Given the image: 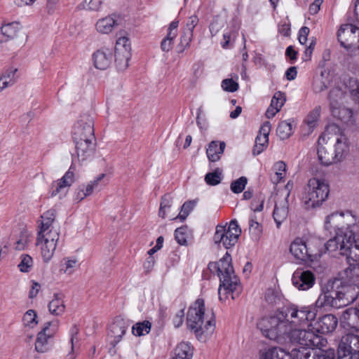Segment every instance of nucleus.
Returning <instances> with one entry per match:
<instances>
[{
    "mask_svg": "<svg viewBox=\"0 0 359 359\" xmlns=\"http://www.w3.org/2000/svg\"><path fill=\"white\" fill-rule=\"evenodd\" d=\"M269 137L263 136H257L255 144L254 146L252 154L254 156L260 154L268 146Z\"/></svg>",
    "mask_w": 359,
    "mask_h": 359,
    "instance_id": "49530a36",
    "label": "nucleus"
},
{
    "mask_svg": "<svg viewBox=\"0 0 359 359\" xmlns=\"http://www.w3.org/2000/svg\"><path fill=\"white\" fill-rule=\"evenodd\" d=\"M274 170H276L275 175L273 177L272 180L273 183H279L285 175L286 165L283 161H278L274 165Z\"/></svg>",
    "mask_w": 359,
    "mask_h": 359,
    "instance_id": "de8ad7c7",
    "label": "nucleus"
},
{
    "mask_svg": "<svg viewBox=\"0 0 359 359\" xmlns=\"http://www.w3.org/2000/svg\"><path fill=\"white\" fill-rule=\"evenodd\" d=\"M276 133L281 140L288 138L292 133L291 123L287 121H281L278 126Z\"/></svg>",
    "mask_w": 359,
    "mask_h": 359,
    "instance_id": "79ce46f5",
    "label": "nucleus"
},
{
    "mask_svg": "<svg viewBox=\"0 0 359 359\" xmlns=\"http://www.w3.org/2000/svg\"><path fill=\"white\" fill-rule=\"evenodd\" d=\"M55 211L50 209L45 212L41 216V221L39 224V230L37 235H46L49 231H58L59 229L55 226Z\"/></svg>",
    "mask_w": 359,
    "mask_h": 359,
    "instance_id": "5701e85b",
    "label": "nucleus"
},
{
    "mask_svg": "<svg viewBox=\"0 0 359 359\" xmlns=\"http://www.w3.org/2000/svg\"><path fill=\"white\" fill-rule=\"evenodd\" d=\"M74 182V174L72 171V167L65 174V175L59 180L54 182L51 185V196H55L59 195L60 198L65 196L68 188Z\"/></svg>",
    "mask_w": 359,
    "mask_h": 359,
    "instance_id": "412c9836",
    "label": "nucleus"
},
{
    "mask_svg": "<svg viewBox=\"0 0 359 359\" xmlns=\"http://www.w3.org/2000/svg\"><path fill=\"white\" fill-rule=\"evenodd\" d=\"M348 151V141L340 128L335 124L329 125L318 140V157L325 166L341 161Z\"/></svg>",
    "mask_w": 359,
    "mask_h": 359,
    "instance_id": "f03ea898",
    "label": "nucleus"
},
{
    "mask_svg": "<svg viewBox=\"0 0 359 359\" xmlns=\"http://www.w3.org/2000/svg\"><path fill=\"white\" fill-rule=\"evenodd\" d=\"M128 327L123 320H116L110 325L108 337L110 338V344L115 346L125 334Z\"/></svg>",
    "mask_w": 359,
    "mask_h": 359,
    "instance_id": "a878e982",
    "label": "nucleus"
},
{
    "mask_svg": "<svg viewBox=\"0 0 359 359\" xmlns=\"http://www.w3.org/2000/svg\"><path fill=\"white\" fill-rule=\"evenodd\" d=\"M313 348L302 346L299 348H293L290 353L292 359H309L312 353L315 354Z\"/></svg>",
    "mask_w": 359,
    "mask_h": 359,
    "instance_id": "ea45409f",
    "label": "nucleus"
},
{
    "mask_svg": "<svg viewBox=\"0 0 359 359\" xmlns=\"http://www.w3.org/2000/svg\"><path fill=\"white\" fill-rule=\"evenodd\" d=\"M131 46L127 36L118 37L115 46V63L119 71H123L128 67V61L131 56Z\"/></svg>",
    "mask_w": 359,
    "mask_h": 359,
    "instance_id": "ddd939ff",
    "label": "nucleus"
},
{
    "mask_svg": "<svg viewBox=\"0 0 359 359\" xmlns=\"http://www.w3.org/2000/svg\"><path fill=\"white\" fill-rule=\"evenodd\" d=\"M195 205L196 202L194 201L185 202L182 206L180 212L175 218H174V219H179L181 222L184 221L190 212L194 210Z\"/></svg>",
    "mask_w": 359,
    "mask_h": 359,
    "instance_id": "a18cd8bd",
    "label": "nucleus"
},
{
    "mask_svg": "<svg viewBox=\"0 0 359 359\" xmlns=\"http://www.w3.org/2000/svg\"><path fill=\"white\" fill-rule=\"evenodd\" d=\"M60 322L54 320L45 323L42 330L39 332L35 342L37 352L44 353L49 349V340L54 337L59 328Z\"/></svg>",
    "mask_w": 359,
    "mask_h": 359,
    "instance_id": "4468645a",
    "label": "nucleus"
},
{
    "mask_svg": "<svg viewBox=\"0 0 359 359\" xmlns=\"http://www.w3.org/2000/svg\"><path fill=\"white\" fill-rule=\"evenodd\" d=\"M205 320V303L202 299H198L189 307L187 323L188 327L193 331L200 341H205L212 335L215 330V320L211 317Z\"/></svg>",
    "mask_w": 359,
    "mask_h": 359,
    "instance_id": "39448f33",
    "label": "nucleus"
},
{
    "mask_svg": "<svg viewBox=\"0 0 359 359\" xmlns=\"http://www.w3.org/2000/svg\"><path fill=\"white\" fill-rule=\"evenodd\" d=\"M93 121L88 116L81 117L74 125L72 128V137L74 142L95 139Z\"/></svg>",
    "mask_w": 359,
    "mask_h": 359,
    "instance_id": "dca6fc26",
    "label": "nucleus"
},
{
    "mask_svg": "<svg viewBox=\"0 0 359 359\" xmlns=\"http://www.w3.org/2000/svg\"><path fill=\"white\" fill-rule=\"evenodd\" d=\"M321 111L320 107H316L306 116L304 123L309 128V130H312L317 125Z\"/></svg>",
    "mask_w": 359,
    "mask_h": 359,
    "instance_id": "a19ab883",
    "label": "nucleus"
},
{
    "mask_svg": "<svg viewBox=\"0 0 359 359\" xmlns=\"http://www.w3.org/2000/svg\"><path fill=\"white\" fill-rule=\"evenodd\" d=\"M285 337L289 338L291 341L297 342L299 345L308 348H320L326 343V340L321 336L317 334L312 327L308 324V330L302 327H297L288 332Z\"/></svg>",
    "mask_w": 359,
    "mask_h": 359,
    "instance_id": "1a4fd4ad",
    "label": "nucleus"
},
{
    "mask_svg": "<svg viewBox=\"0 0 359 359\" xmlns=\"http://www.w3.org/2000/svg\"><path fill=\"white\" fill-rule=\"evenodd\" d=\"M49 312L55 316H62L66 309L64 301V294L61 293H55L53 295L52 300L49 302L48 305Z\"/></svg>",
    "mask_w": 359,
    "mask_h": 359,
    "instance_id": "cd10ccee",
    "label": "nucleus"
},
{
    "mask_svg": "<svg viewBox=\"0 0 359 359\" xmlns=\"http://www.w3.org/2000/svg\"><path fill=\"white\" fill-rule=\"evenodd\" d=\"M28 243V236L27 234H22L20 238L15 243V248L18 250H24Z\"/></svg>",
    "mask_w": 359,
    "mask_h": 359,
    "instance_id": "338daca9",
    "label": "nucleus"
},
{
    "mask_svg": "<svg viewBox=\"0 0 359 359\" xmlns=\"http://www.w3.org/2000/svg\"><path fill=\"white\" fill-rule=\"evenodd\" d=\"M175 238L180 245H186L187 243V227L177 228L175 231Z\"/></svg>",
    "mask_w": 359,
    "mask_h": 359,
    "instance_id": "4d7b16f0",
    "label": "nucleus"
},
{
    "mask_svg": "<svg viewBox=\"0 0 359 359\" xmlns=\"http://www.w3.org/2000/svg\"><path fill=\"white\" fill-rule=\"evenodd\" d=\"M325 228L330 233L332 231L335 233V236L325 243L326 250L329 252L339 250L340 255L350 257L355 226L345 224L344 214L336 212L327 216Z\"/></svg>",
    "mask_w": 359,
    "mask_h": 359,
    "instance_id": "7ed1b4c3",
    "label": "nucleus"
},
{
    "mask_svg": "<svg viewBox=\"0 0 359 359\" xmlns=\"http://www.w3.org/2000/svg\"><path fill=\"white\" fill-rule=\"evenodd\" d=\"M224 20L220 18H215L210 25V31L212 36L216 35L219 31L224 27Z\"/></svg>",
    "mask_w": 359,
    "mask_h": 359,
    "instance_id": "bf43d9fd",
    "label": "nucleus"
},
{
    "mask_svg": "<svg viewBox=\"0 0 359 359\" xmlns=\"http://www.w3.org/2000/svg\"><path fill=\"white\" fill-rule=\"evenodd\" d=\"M112 57V50L109 48H104L97 50L93 55L95 67L101 70L107 69L111 63Z\"/></svg>",
    "mask_w": 359,
    "mask_h": 359,
    "instance_id": "b1692460",
    "label": "nucleus"
},
{
    "mask_svg": "<svg viewBox=\"0 0 359 359\" xmlns=\"http://www.w3.org/2000/svg\"><path fill=\"white\" fill-rule=\"evenodd\" d=\"M193 348L188 342H181L177 345L171 359H191Z\"/></svg>",
    "mask_w": 359,
    "mask_h": 359,
    "instance_id": "c756f323",
    "label": "nucleus"
},
{
    "mask_svg": "<svg viewBox=\"0 0 359 359\" xmlns=\"http://www.w3.org/2000/svg\"><path fill=\"white\" fill-rule=\"evenodd\" d=\"M310 30L307 27H302L299 31L298 40L302 45L306 43Z\"/></svg>",
    "mask_w": 359,
    "mask_h": 359,
    "instance_id": "e2e57ef3",
    "label": "nucleus"
},
{
    "mask_svg": "<svg viewBox=\"0 0 359 359\" xmlns=\"http://www.w3.org/2000/svg\"><path fill=\"white\" fill-rule=\"evenodd\" d=\"M62 262V270L68 275L72 274L79 266L78 260L76 259H69L65 258L63 259Z\"/></svg>",
    "mask_w": 359,
    "mask_h": 359,
    "instance_id": "09e8293b",
    "label": "nucleus"
},
{
    "mask_svg": "<svg viewBox=\"0 0 359 359\" xmlns=\"http://www.w3.org/2000/svg\"><path fill=\"white\" fill-rule=\"evenodd\" d=\"M151 324L148 320L137 323L132 327V332L135 336H143L151 330Z\"/></svg>",
    "mask_w": 359,
    "mask_h": 359,
    "instance_id": "c03bdc74",
    "label": "nucleus"
},
{
    "mask_svg": "<svg viewBox=\"0 0 359 359\" xmlns=\"http://www.w3.org/2000/svg\"><path fill=\"white\" fill-rule=\"evenodd\" d=\"M184 309H182L177 312L173 318L172 322L175 327H180L184 322Z\"/></svg>",
    "mask_w": 359,
    "mask_h": 359,
    "instance_id": "69168bd1",
    "label": "nucleus"
},
{
    "mask_svg": "<svg viewBox=\"0 0 359 359\" xmlns=\"http://www.w3.org/2000/svg\"><path fill=\"white\" fill-rule=\"evenodd\" d=\"M290 251L294 257L300 262H313L320 257V253L313 252L306 243L300 238L292 242Z\"/></svg>",
    "mask_w": 359,
    "mask_h": 359,
    "instance_id": "f3484780",
    "label": "nucleus"
},
{
    "mask_svg": "<svg viewBox=\"0 0 359 359\" xmlns=\"http://www.w3.org/2000/svg\"><path fill=\"white\" fill-rule=\"evenodd\" d=\"M58 231H49L46 235H37L36 246L40 248L42 258L48 262L53 257L59 239Z\"/></svg>",
    "mask_w": 359,
    "mask_h": 359,
    "instance_id": "9b49d317",
    "label": "nucleus"
},
{
    "mask_svg": "<svg viewBox=\"0 0 359 359\" xmlns=\"http://www.w3.org/2000/svg\"><path fill=\"white\" fill-rule=\"evenodd\" d=\"M18 69L13 67L6 69L1 75V79L4 81L3 88H8L14 85L18 79Z\"/></svg>",
    "mask_w": 359,
    "mask_h": 359,
    "instance_id": "c9c22d12",
    "label": "nucleus"
},
{
    "mask_svg": "<svg viewBox=\"0 0 359 359\" xmlns=\"http://www.w3.org/2000/svg\"><path fill=\"white\" fill-rule=\"evenodd\" d=\"M337 318L332 315L327 314L320 318L315 323H310L309 327L314 329L316 333L319 334H328L333 332L337 325Z\"/></svg>",
    "mask_w": 359,
    "mask_h": 359,
    "instance_id": "aec40b11",
    "label": "nucleus"
},
{
    "mask_svg": "<svg viewBox=\"0 0 359 359\" xmlns=\"http://www.w3.org/2000/svg\"><path fill=\"white\" fill-rule=\"evenodd\" d=\"M290 194L283 198L278 197L276 201L273 217L276 224L277 228H280L281 224L287 219L289 212V205L287 198Z\"/></svg>",
    "mask_w": 359,
    "mask_h": 359,
    "instance_id": "4be33fe9",
    "label": "nucleus"
},
{
    "mask_svg": "<svg viewBox=\"0 0 359 359\" xmlns=\"http://www.w3.org/2000/svg\"><path fill=\"white\" fill-rule=\"evenodd\" d=\"M19 30L20 25L16 22L4 25L0 29V34L1 35V41H7L8 40L14 39L17 36Z\"/></svg>",
    "mask_w": 359,
    "mask_h": 359,
    "instance_id": "2f4dec72",
    "label": "nucleus"
},
{
    "mask_svg": "<svg viewBox=\"0 0 359 359\" xmlns=\"http://www.w3.org/2000/svg\"><path fill=\"white\" fill-rule=\"evenodd\" d=\"M332 81L330 71L323 69L320 73L313 78L312 88L315 93H319L326 90Z\"/></svg>",
    "mask_w": 359,
    "mask_h": 359,
    "instance_id": "bb28decb",
    "label": "nucleus"
},
{
    "mask_svg": "<svg viewBox=\"0 0 359 359\" xmlns=\"http://www.w3.org/2000/svg\"><path fill=\"white\" fill-rule=\"evenodd\" d=\"M198 23V18L196 15H191L187 20L184 30L187 32H191L193 34L195 27Z\"/></svg>",
    "mask_w": 359,
    "mask_h": 359,
    "instance_id": "680f3d73",
    "label": "nucleus"
},
{
    "mask_svg": "<svg viewBox=\"0 0 359 359\" xmlns=\"http://www.w3.org/2000/svg\"><path fill=\"white\" fill-rule=\"evenodd\" d=\"M346 278L330 280L325 285V291L316 302V307L330 306L336 309L353 303L359 295V264L344 271Z\"/></svg>",
    "mask_w": 359,
    "mask_h": 359,
    "instance_id": "f257e3e1",
    "label": "nucleus"
},
{
    "mask_svg": "<svg viewBox=\"0 0 359 359\" xmlns=\"http://www.w3.org/2000/svg\"><path fill=\"white\" fill-rule=\"evenodd\" d=\"M221 175V172H219L218 170H216L212 172L207 173L205 177V180L208 184L215 186L220 182Z\"/></svg>",
    "mask_w": 359,
    "mask_h": 359,
    "instance_id": "6e6d98bb",
    "label": "nucleus"
},
{
    "mask_svg": "<svg viewBox=\"0 0 359 359\" xmlns=\"http://www.w3.org/2000/svg\"><path fill=\"white\" fill-rule=\"evenodd\" d=\"M337 39L341 46L346 50L355 47L359 50V27L355 25H342L338 30Z\"/></svg>",
    "mask_w": 359,
    "mask_h": 359,
    "instance_id": "f8f14e48",
    "label": "nucleus"
},
{
    "mask_svg": "<svg viewBox=\"0 0 359 359\" xmlns=\"http://www.w3.org/2000/svg\"><path fill=\"white\" fill-rule=\"evenodd\" d=\"M172 198L169 195H165L161 198L159 208V216L165 218L166 216V210L171 207Z\"/></svg>",
    "mask_w": 359,
    "mask_h": 359,
    "instance_id": "5fc2aeb1",
    "label": "nucleus"
},
{
    "mask_svg": "<svg viewBox=\"0 0 359 359\" xmlns=\"http://www.w3.org/2000/svg\"><path fill=\"white\" fill-rule=\"evenodd\" d=\"M332 115L343 121L346 123H349L353 122V111L341 104L339 105V107L330 109Z\"/></svg>",
    "mask_w": 359,
    "mask_h": 359,
    "instance_id": "72a5a7b5",
    "label": "nucleus"
},
{
    "mask_svg": "<svg viewBox=\"0 0 359 359\" xmlns=\"http://www.w3.org/2000/svg\"><path fill=\"white\" fill-rule=\"evenodd\" d=\"M292 282L298 290H307L315 284L316 277L311 271L299 269L294 272Z\"/></svg>",
    "mask_w": 359,
    "mask_h": 359,
    "instance_id": "a211bd4d",
    "label": "nucleus"
},
{
    "mask_svg": "<svg viewBox=\"0 0 359 359\" xmlns=\"http://www.w3.org/2000/svg\"><path fill=\"white\" fill-rule=\"evenodd\" d=\"M260 359H292L290 353L279 348H272L260 352Z\"/></svg>",
    "mask_w": 359,
    "mask_h": 359,
    "instance_id": "473e14b6",
    "label": "nucleus"
},
{
    "mask_svg": "<svg viewBox=\"0 0 359 359\" xmlns=\"http://www.w3.org/2000/svg\"><path fill=\"white\" fill-rule=\"evenodd\" d=\"M264 203V198L262 196H259L252 201L250 208L254 212H260L263 210Z\"/></svg>",
    "mask_w": 359,
    "mask_h": 359,
    "instance_id": "052dcab7",
    "label": "nucleus"
},
{
    "mask_svg": "<svg viewBox=\"0 0 359 359\" xmlns=\"http://www.w3.org/2000/svg\"><path fill=\"white\" fill-rule=\"evenodd\" d=\"M222 88L225 91L233 93L238 89V83L232 79H226L222 82Z\"/></svg>",
    "mask_w": 359,
    "mask_h": 359,
    "instance_id": "13d9d810",
    "label": "nucleus"
},
{
    "mask_svg": "<svg viewBox=\"0 0 359 359\" xmlns=\"http://www.w3.org/2000/svg\"><path fill=\"white\" fill-rule=\"evenodd\" d=\"M285 100L286 99L285 94L278 91L274 94L270 105L272 106V107L277 109L278 110H280Z\"/></svg>",
    "mask_w": 359,
    "mask_h": 359,
    "instance_id": "864d4df0",
    "label": "nucleus"
},
{
    "mask_svg": "<svg viewBox=\"0 0 359 359\" xmlns=\"http://www.w3.org/2000/svg\"><path fill=\"white\" fill-rule=\"evenodd\" d=\"M79 333V328L76 325H74L69 330L71 352L69 354V359H74L75 358L74 353L75 351V348L79 345V339L78 337Z\"/></svg>",
    "mask_w": 359,
    "mask_h": 359,
    "instance_id": "58836bf2",
    "label": "nucleus"
},
{
    "mask_svg": "<svg viewBox=\"0 0 359 359\" xmlns=\"http://www.w3.org/2000/svg\"><path fill=\"white\" fill-rule=\"evenodd\" d=\"M74 142L78 158L80 161H84L93 155L95 146V138L75 141Z\"/></svg>",
    "mask_w": 359,
    "mask_h": 359,
    "instance_id": "393cba45",
    "label": "nucleus"
},
{
    "mask_svg": "<svg viewBox=\"0 0 359 359\" xmlns=\"http://www.w3.org/2000/svg\"><path fill=\"white\" fill-rule=\"evenodd\" d=\"M343 316L349 325L359 329V304L358 307L348 309Z\"/></svg>",
    "mask_w": 359,
    "mask_h": 359,
    "instance_id": "e433bc0d",
    "label": "nucleus"
},
{
    "mask_svg": "<svg viewBox=\"0 0 359 359\" xmlns=\"http://www.w3.org/2000/svg\"><path fill=\"white\" fill-rule=\"evenodd\" d=\"M312 359H334V353L332 352L320 351L318 353H315L313 355Z\"/></svg>",
    "mask_w": 359,
    "mask_h": 359,
    "instance_id": "774afa93",
    "label": "nucleus"
},
{
    "mask_svg": "<svg viewBox=\"0 0 359 359\" xmlns=\"http://www.w3.org/2000/svg\"><path fill=\"white\" fill-rule=\"evenodd\" d=\"M36 313L34 310H28L24 314V316L22 318L24 325L27 327H34L38 323V321L36 320Z\"/></svg>",
    "mask_w": 359,
    "mask_h": 359,
    "instance_id": "8fccbe9b",
    "label": "nucleus"
},
{
    "mask_svg": "<svg viewBox=\"0 0 359 359\" xmlns=\"http://www.w3.org/2000/svg\"><path fill=\"white\" fill-rule=\"evenodd\" d=\"M241 234V229L236 219L231 220L228 226L218 224L216 226L213 240L215 244L222 243L224 248L229 249L234 246Z\"/></svg>",
    "mask_w": 359,
    "mask_h": 359,
    "instance_id": "9d476101",
    "label": "nucleus"
},
{
    "mask_svg": "<svg viewBox=\"0 0 359 359\" xmlns=\"http://www.w3.org/2000/svg\"><path fill=\"white\" fill-rule=\"evenodd\" d=\"M257 325L264 337L272 340H276L278 337H285L287 334L286 325L280 318V310L273 316L262 318Z\"/></svg>",
    "mask_w": 359,
    "mask_h": 359,
    "instance_id": "6e6552de",
    "label": "nucleus"
},
{
    "mask_svg": "<svg viewBox=\"0 0 359 359\" xmlns=\"http://www.w3.org/2000/svg\"><path fill=\"white\" fill-rule=\"evenodd\" d=\"M337 352L339 358L349 356V359H359V336L353 334L344 336Z\"/></svg>",
    "mask_w": 359,
    "mask_h": 359,
    "instance_id": "2eb2a0df",
    "label": "nucleus"
},
{
    "mask_svg": "<svg viewBox=\"0 0 359 359\" xmlns=\"http://www.w3.org/2000/svg\"><path fill=\"white\" fill-rule=\"evenodd\" d=\"M118 25L115 16L109 15L100 19L96 23V29L102 34H109Z\"/></svg>",
    "mask_w": 359,
    "mask_h": 359,
    "instance_id": "7c9ffc66",
    "label": "nucleus"
},
{
    "mask_svg": "<svg viewBox=\"0 0 359 359\" xmlns=\"http://www.w3.org/2000/svg\"><path fill=\"white\" fill-rule=\"evenodd\" d=\"M225 147L226 144L224 142H211L206 150L208 159L212 162L219 160L221 155L224 153Z\"/></svg>",
    "mask_w": 359,
    "mask_h": 359,
    "instance_id": "c85d7f7f",
    "label": "nucleus"
},
{
    "mask_svg": "<svg viewBox=\"0 0 359 359\" xmlns=\"http://www.w3.org/2000/svg\"><path fill=\"white\" fill-rule=\"evenodd\" d=\"M248 180L245 177H241L231 184V190L235 194L241 193L245 187Z\"/></svg>",
    "mask_w": 359,
    "mask_h": 359,
    "instance_id": "603ef678",
    "label": "nucleus"
},
{
    "mask_svg": "<svg viewBox=\"0 0 359 359\" xmlns=\"http://www.w3.org/2000/svg\"><path fill=\"white\" fill-rule=\"evenodd\" d=\"M249 232L251 238L255 241H258L262 233V225L257 222L255 215H250L249 218Z\"/></svg>",
    "mask_w": 359,
    "mask_h": 359,
    "instance_id": "f704fd0d",
    "label": "nucleus"
},
{
    "mask_svg": "<svg viewBox=\"0 0 359 359\" xmlns=\"http://www.w3.org/2000/svg\"><path fill=\"white\" fill-rule=\"evenodd\" d=\"M280 311V318L284 321L287 333L291 332L292 330L312 322L316 316V307L313 306H297L292 305L283 307Z\"/></svg>",
    "mask_w": 359,
    "mask_h": 359,
    "instance_id": "423d86ee",
    "label": "nucleus"
},
{
    "mask_svg": "<svg viewBox=\"0 0 359 359\" xmlns=\"http://www.w3.org/2000/svg\"><path fill=\"white\" fill-rule=\"evenodd\" d=\"M20 262L18 265L19 270L22 273L29 272L34 266L32 257L27 254H22L20 257Z\"/></svg>",
    "mask_w": 359,
    "mask_h": 359,
    "instance_id": "37998d69",
    "label": "nucleus"
},
{
    "mask_svg": "<svg viewBox=\"0 0 359 359\" xmlns=\"http://www.w3.org/2000/svg\"><path fill=\"white\" fill-rule=\"evenodd\" d=\"M344 95L345 93L341 88H332L328 95L330 109L339 107V105L341 104Z\"/></svg>",
    "mask_w": 359,
    "mask_h": 359,
    "instance_id": "4c0bfd02",
    "label": "nucleus"
},
{
    "mask_svg": "<svg viewBox=\"0 0 359 359\" xmlns=\"http://www.w3.org/2000/svg\"><path fill=\"white\" fill-rule=\"evenodd\" d=\"M106 177L105 174L102 173L97 176L94 180L90 181L86 185L80 186L74 194V201L80 202L86 197L91 195L94 191H100L105 183H102V180Z\"/></svg>",
    "mask_w": 359,
    "mask_h": 359,
    "instance_id": "6ab92c4d",
    "label": "nucleus"
},
{
    "mask_svg": "<svg viewBox=\"0 0 359 359\" xmlns=\"http://www.w3.org/2000/svg\"><path fill=\"white\" fill-rule=\"evenodd\" d=\"M102 0H85V7L91 11H97L102 4Z\"/></svg>",
    "mask_w": 359,
    "mask_h": 359,
    "instance_id": "0e129e2a",
    "label": "nucleus"
},
{
    "mask_svg": "<svg viewBox=\"0 0 359 359\" xmlns=\"http://www.w3.org/2000/svg\"><path fill=\"white\" fill-rule=\"evenodd\" d=\"M208 268L211 272H216L219 278L218 294L220 301H224L227 294H231L233 299L238 297L242 292V286L239 278L234 273L231 257L229 252H226L219 262H210Z\"/></svg>",
    "mask_w": 359,
    "mask_h": 359,
    "instance_id": "20e7f679",
    "label": "nucleus"
},
{
    "mask_svg": "<svg viewBox=\"0 0 359 359\" xmlns=\"http://www.w3.org/2000/svg\"><path fill=\"white\" fill-rule=\"evenodd\" d=\"M330 189L325 180L311 178L302 193V201L307 210L318 208L327 198Z\"/></svg>",
    "mask_w": 359,
    "mask_h": 359,
    "instance_id": "0eeeda50",
    "label": "nucleus"
},
{
    "mask_svg": "<svg viewBox=\"0 0 359 359\" xmlns=\"http://www.w3.org/2000/svg\"><path fill=\"white\" fill-rule=\"evenodd\" d=\"M193 38V34L191 32H187L184 30L182 35L180 38V42L178 45V52L182 53L184 50V48L189 46L190 42Z\"/></svg>",
    "mask_w": 359,
    "mask_h": 359,
    "instance_id": "3c124183",
    "label": "nucleus"
}]
</instances>
